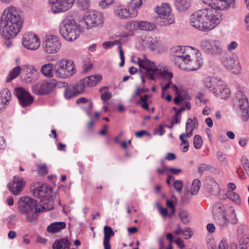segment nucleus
I'll list each match as a JSON object with an SVG mask.
<instances>
[{
    "instance_id": "bb28decb",
    "label": "nucleus",
    "mask_w": 249,
    "mask_h": 249,
    "mask_svg": "<svg viewBox=\"0 0 249 249\" xmlns=\"http://www.w3.org/2000/svg\"><path fill=\"white\" fill-rule=\"evenodd\" d=\"M71 245L67 238H62L55 240L52 247L53 249H70Z\"/></svg>"
},
{
    "instance_id": "e433bc0d",
    "label": "nucleus",
    "mask_w": 249,
    "mask_h": 249,
    "mask_svg": "<svg viewBox=\"0 0 249 249\" xmlns=\"http://www.w3.org/2000/svg\"><path fill=\"white\" fill-rule=\"evenodd\" d=\"M226 196L228 198L234 202L236 204L238 205L240 204V197L239 195L236 193L231 191H228L226 193Z\"/></svg>"
},
{
    "instance_id": "6e6d98bb",
    "label": "nucleus",
    "mask_w": 249,
    "mask_h": 249,
    "mask_svg": "<svg viewBox=\"0 0 249 249\" xmlns=\"http://www.w3.org/2000/svg\"><path fill=\"white\" fill-rule=\"evenodd\" d=\"M120 42L119 40H116L113 41H106L103 43V47L104 49L107 50L114 45H119Z\"/></svg>"
},
{
    "instance_id": "37998d69",
    "label": "nucleus",
    "mask_w": 249,
    "mask_h": 249,
    "mask_svg": "<svg viewBox=\"0 0 249 249\" xmlns=\"http://www.w3.org/2000/svg\"><path fill=\"white\" fill-rule=\"evenodd\" d=\"M211 187L209 191L213 195H218L220 193V189L218 184L214 180L211 181Z\"/></svg>"
},
{
    "instance_id": "7c9ffc66",
    "label": "nucleus",
    "mask_w": 249,
    "mask_h": 249,
    "mask_svg": "<svg viewBox=\"0 0 249 249\" xmlns=\"http://www.w3.org/2000/svg\"><path fill=\"white\" fill-rule=\"evenodd\" d=\"M66 224L64 222H55L51 224L47 227V231L50 233H56L66 228Z\"/></svg>"
},
{
    "instance_id": "1a4fd4ad",
    "label": "nucleus",
    "mask_w": 249,
    "mask_h": 249,
    "mask_svg": "<svg viewBox=\"0 0 249 249\" xmlns=\"http://www.w3.org/2000/svg\"><path fill=\"white\" fill-rule=\"evenodd\" d=\"M104 20L103 14L96 11H90L84 16V20L88 29L102 25Z\"/></svg>"
},
{
    "instance_id": "9b49d317",
    "label": "nucleus",
    "mask_w": 249,
    "mask_h": 249,
    "mask_svg": "<svg viewBox=\"0 0 249 249\" xmlns=\"http://www.w3.org/2000/svg\"><path fill=\"white\" fill-rule=\"evenodd\" d=\"M138 64L140 68L144 70L145 74L148 76L150 80H154L159 72V69L157 68L155 63L148 60H142L138 58Z\"/></svg>"
},
{
    "instance_id": "f3484780",
    "label": "nucleus",
    "mask_w": 249,
    "mask_h": 249,
    "mask_svg": "<svg viewBox=\"0 0 249 249\" xmlns=\"http://www.w3.org/2000/svg\"><path fill=\"white\" fill-rule=\"evenodd\" d=\"M189 59H186V63H183V66L180 68L187 70L189 71H195L199 69L202 65L203 61L201 58H198L197 56H191L189 54Z\"/></svg>"
},
{
    "instance_id": "79ce46f5",
    "label": "nucleus",
    "mask_w": 249,
    "mask_h": 249,
    "mask_svg": "<svg viewBox=\"0 0 249 249\" xmlns=\"http://www.w3.org/2000/svg\"><path fill=\"white\" fill-rule=\"evenodd\" d=\"M179 218L184 224H187L190 222V219L188 216V213L185 210H181L178 213Z\"/></svg>"
},
{
    "instance_id": "13d9d810",
    "label": "nucleus",
    "mask_w": 249,
    "mask_h": 249,
    "mask_svg": "<svg viewBox=\"0 0 249 249\" xmlns=\"http://www.w3.org/2000/svg\"><path fill=\"white\" fill-rule=\"evenodd\" d=\"M192 135H189L188 133H182L179 136V139L181 141V144H183L184 145H189V143L187 139H185V138H189L192 137Z\"/></svg>"
},
{
    "instance_id": "c9c22d12",
    "label": "nucleus",
    "mask_w": 249,
    "mask_h": 249,
    "mask_svg": "<svg viewBox=\"0 0 249 249\" xmlns=\"http://www.w3.org/2000/svg\"><path fill=\"white\" fill-rule=\"evenodd\" d=\"M156 25L153 23L147 21H141L140 29L147 31L154 30L156 29Z\"/></svg>"
},
{
    "instance_id": "6e6552de",
    "label": "nucleus",
    "mask_w": 249,
    "mask_h": 249,
    "mask_svg": "<svg viewBox=\"0 0 249 249\" xmlns=\"http://www.w3.org/2000/svg\"><path fill=\"white\" fill-rule=\"evenodd\" d=\"M200 48L206 53L217 56L223 53V48L220 42L216 40H203L200 43Z\"/></svg>"
},
{
    "instance_id": "e2e57ef3",
    "label": "nucleus",
    "mask_w": 249,
    "mask_h": 249,
    "mask_svg": "<svg viewBox=\"0 0 249 249\" xmlns=\"http://www.w3.org/2000/svg\"><path fill=\"white\" fill-rule=\"evenodd\" d=\"M181 118V114L176 112L174 116L172 118L171 121L172 125H173L174 124H178L180 123Z\"/></svg>"
},
{
    "instance_id": "c03bdc74",
    "label": "nucleus",
    "mask_w": 249,
    "mask_h": 249,
    "mask_svg": "<svg viewBox=\"0 0 249 249\" xmlns=\"http://www.w3.org/2000/svg\"><path fill=\"white\" fill-rule=\"evenodd\" d=\"M160 75L162 78L167 80L168 81H172L173 77V74L171 72H169L168 71L164 70L161 71L159 69V72L157 74V76Z\"/></svg>"
},
{
    "instance_id": "5fc2aeb1",
    "label": "nucleus",
    "mask_w": 249,
    "mask_h": 249,
    "mask_svg": "<svg viewBox=\"0 0 249 249\" xmlns=\"http://www.w3.org/2000/svg\"><path fill=\"white\" fill-rule=\"evenodd\" d=\"M210 164L202 163L198 165V172L200 175H202L204 171H209Z\"/></svg>"
},
{
    "instance_id": "bf43d9fd",
    "label": "nucleus",
    "mask_w": 249,
    "mask_h": 249,
    "mask_svg": "<svg viewBox=\"0 0 249 249\" xmlns=\"http://www.w3.org/2000/svg\"><path fill=\"white\" fill-rule=\"evenodd\" d=\"M37 172L40 176L44 175L48 173L47 166L45 164H39L38 165Z\"/></svg>"
},
{
    "instance_id": "9d476101",
    "label": "nucleus",
    "mask_w": 249,
    "mask_h": 249,
    "mask_svg": "<svg viewBox=\"0 0 249 249\" xmlns=\"http://www.w3.org/2000/svg\"><path fill=\"white\" fill-rule=\"evenodd\" d=\"M61 46V42L56 36L49 35L46 36L45 41L43 43L44 51L48 54L57 52Z\"/></svg>"
},
{
    "instance_id": "603ef678",
    "label": "nucleus",
    "mask_w": 249,
    "mask_h": 249,
    "mask_svg": "<svg viewBox=\"0 0 249 249\" xmlns=\"http://www.w3.org/2000/svg\"><path fill=\"white\" fill-rule=\"evenodd\" d=\"M237 235L238 238L244 237V236H248L246 233V228L243 226H240L237 228Z\"/></svg>"
},
{
    "instance_id": "c756f323",
    "label": "nucleus",
    "mask_w": 249,
    "mask_h": 249,
    "mask_svg": "<svg viewBox=\"0 0 249 249\" xmlns=\"http://www.w3.org/2000/svg\"><path fill=\"white\" fill-rule=\"evenodd\" d=\"M191 0H175L174 5L176 9L180 12L187 10L191 6Z\"/></svg>"
},
{
    "instance_id": "cd10ccee",
    "label": "nucleus",
    "mask_w": 249,
    "mask_h": 249,
    "mask_svg": "<svg viewBox=\"0 0 249 249\" xmlns=\"http://www.w3.org/2000/svg\"><path fill=\"white\" fill-rule=\"evenodd\" d=\"M198 121L196 117L193 119L188 118L185 124V132L188 133L189 135L193 136V131L198 127Z\"/></svg>"
},
{
    "instance_id": "473e14b6",
    "label": "nucleus",
    "mask_w": 249,
    "mask_h": 249,
    "mask_svg": "<svg viewBox=\"0 0 249 249\" xmlns=\"http://www.w3.org/2000/svg\"><path fill=\"white\" fill-rule=\"evenodd\" d=\"M229 223V219L224 214H222L221 216L216 219V224L221 230L227 228Z\"/></svg>"
},
{
    "instance_id": "7ed1b4c3",
    "label": "nucleus",
    "mask_w": 249,
    "mask_h": 249,
    "mask_svg": "<svg viewBox=\"0 0 249 249\" xmlns=\"http://www.w3.org/2000/svg\"><path fill=\"white\" fill-rule=\"evenodd\" d=\"M19 212L25 216L26 220L36 224L37 221L38 213L41 210L38 206L37 200L29 196H22L18 201Z\"/></svg>"
},
{
    "instance_id": "de8ad7c7",
    "label": "nucleus",
    "mask_w": 249,
    "mask_h": 249,
    "mask_svg": "<svg viewBox=\"0 0 249 249\" xmlns=\"http://www.w3.org/2000/svg\"><path fill=\"white\" fill-rule=\"evenodd\" d=\"M193 194H191V192L187 191L186 192L184 193L181 198V202L183 204H188L192 197Z\"/></svg>"
},
{
    "instance_id": "864d4df0",
    "label": "nucleus",
    "mask_w": 249,
    "mask_h": 249,
    "mask_svg": "<svg viewBox=\"0 0 249 249\" xmlns=\"http://www.w3.org/2000/svg\"><path fill=\"white\" fill-rule=\"evenodd\" d=\"M242 165L246 171L247 174L249 176V161L247 158L242 156L241 160Z\"/></svg>"
},
{
    "instance_id": "4d7b16f0",
    "label": "nucleus",
    "mask_w": 249,
    "mask_h": 249,
    "mask_svg": "<svg viewBox=\"0 0 249 249\" xmlns=\"http://www.w3.org/2000/svg\"><path fill=\"white\" fill-rule=\"evenodd\" d=\"M142 4V0H131L130 3V7L133 10L139 8Z\"/></svg>"
},
{
    "instance_id": "2f4dec72",
    "label": "nucleus",
    "mask_w": 249,
    "mask_h": 249,
    "mask_svg": "<svg viewBox=\"0 0 249 249\" xmlns=\"http://www.w3.org/2000/svg\"><path fill=\"white\" fill-rule=\"evenodd\" d=\"M157 21L159 25L161 26H168L173 24L175 19L174 17L170 14L162 17H158Z\"/></svg>"
},
{
    "instance_id": "ddd939ff",
    "label": "nucleus",
    "mask_w": 249,
    "mask_h": 249,
    "mask_svg": "<svg viewBox=\"0 0 249 249\" xmlns=\"http://www.w3.org/2000/svg\"><path fill=\"white\" fill-rule=\"evenodd\" d=\"M22 43L25 48L31 50L37 49L40 45V41L38 36L29 32L24 35Z\"/></svg>"
},
{
    "instance_id": "f704fd0d",
    "label": "nucleus",
    "mask_w": 249,
    "mask_h": 249,
    "mask_svg": "<svg viewBox=\"0 0 249 249\" xmlns=\"http://www.w3.org/2000/svg\"><path fill=\"white\" fill-rule=\"evenodd\" d=\"M146 43L148 47L152 51L156 50L160 46V42L156 37L154 38L151 36L147 38Z\"/></svg>"
},
{
    "instance_id": "412c9836",
    "label": "nucleus",
    "mask_w": 249,
    "mask_h": 249,
    "mask_svg": "<svg viewBox=\"0 0 249 249\" xmlns=\"http://www.w3.org/2000/svg\"><path fill=\"white\" fill-rule=\"evenodd\" d=\"M213 93L217 96L220 97L221 99H226L229 97L230 94V90L227 87L225 83L220 80L217 83V86L214 90Z\"/></svg>"
},
{
    "instance_id": "20e7f679",
    "label": "nucleus",
    "mask_w": 249,
    "mask_h": 249,
    "mask_svg": "<svg viewBox=\"0 0 249 249\" xmlns=\"http://www.w3.org/2000/svg\"><path fill=\"white\" fill-rule=\"evenodd\" d=\"M59 33L66 40L73 41L79 36L81 30L74 20L66 18L60 23Z\"/></svg>"
},
{
    "instance_id": "8fccbe9b",
    "label": "nucleus",
    "mask_w": 249,
    "mask_h": 249,
    "mask_svg": "<svg viewBox=\"0 0 249 249\" xmlns=\"http://www.w3.org/2000/svg\"><path fill=\"white\" fill-rule=\"evenodd\" d=\"M213 211L223 214V213L225 211L224 206L220 202H216L213 207Z\"/></svg>"
},
{
    "instance_id": "0e129e2a",
    "label": "nucleus",
    "mask_w": 249,
    "mask_h": 249,
    "mask_svg": "<svg viewBox=\"0 0 249 249\" xmlns=\"http://www.w3.org/2000/svg\"><path fill=\"white\" fill-rule=\"evenodd\" d=\"M174 187L178 192L181 193L183 187V183L180 180H176L174 183Z\"/></svg>"
},
{
    "instance_id": "423d86ee",
    "label": "nucleus",
    "mask_w": 249,
    "mask_h": 249,
    "mask_svg": "<svg viewBox=\"0 0 249 249\" xmlns=\"http://www.w3.org/2000/svg\"><path fill=\"white\" fill-rule=\"evenodd\" d=\"M53 71L56 77L66 78L74 74L76 70L72 60L62 59L58 61L54 65Z\"/></svg>"
},
{
    "instance_id": "393cba45",
    "label": "nucleus",
    "mask_w": 249,
    "mask_h": 249,
    "mask_svg": "<svg viewBox=\"0 0 249 249\" xmlns=\"http://www.w3.org/2000/svg\"><path fill=\"white\" fill-rule=\"evenodd\" d=\"M104 247L105 249H111L110 240L111 237L114 235V232L112 228L108 226H105L104 228Z\"/></svg>"
},
{
    "instance_id": "2eb2a0df",
    "label": "nucleus",
    "mask_w": 249,
    "mask_h": 249,
    "mask_svg": "<svg viewBox=\"0 0 249 249\" xmlns=\"http://www.w3.org/2000/svg\"><path fill=\"white\" fill-rule=\"evenodd\" d=\"M83 86L81 82L69 85L65 89L64 95L66 99H70L84 92Z\"/></svg>"
},
{
    "instance_id": "f257e3e1",
    "label": "nucleus",
    "mask_w": 249,
    "mask_h": 249,
    "mask_svg": "<svg viewBox=\"0 0 249 249\" xmlns=\"http://www.w3.org/2000/svg\"><path fill=\"white\" fill-rule=\"evenodd\" d=\"M23 18L14 7H9L5 9L1 17L0 33L7 39L5 44L7 47L12 45L9 40L17 36L22 28Z\"/></svg>"
},
{
    "instance_id": "09e8293b",
    "label": "nucleus",
    "mask_w": 249,
    "mask_h": 249,
    "mask_svg": "<svg viewBox=\"0 0 249 249\" xmlns=\"http://www.w3.org/2000/svg\"><path fill=\"white\" fill-rule=\"evenodd\" d=\"M203 144V141L201 136L196 135L194 137V145L196 149H200Z\"/></svg>"
},
{
    "instance_id": "f03ea898",
    "label": "nucleus",
    "mask_w": 249,
    "mask_h": 249,
    "mask_svg": "<svg viewBox=\"0 0 249 249\" xmlns=\"http://www.w3.org/2000/svg\"><path fill=\"white\" fill-rule=\"evenodd\" d=\"M221 16L217 12L210 9L197 11L190 17V24L201 31L210 30L218 24Z\"/></svg>"
},
{
    "instance_id": "a211bd4d",
    "label": "nucleus",
    "mask_w": 249,
    "mask_h": 249,
    "mask_svg": "<svg viewBox=\"0 0 249 249\" xmlns=\"http://www.w3.org/2000/svg\"><path fill=\"white\" fill-rule=\"evenodd\" d=\"M203 2L208 4L212 8L216 10H224L231 6L235 0H202Z\"/></svg>"
},
{
    "instance_id": "338daca9",
    "label": "nucleus",
    "mask_w": 249,
    "mask_h": 249,
    "mask_svg": "<svg viewBox=\"0 0 249 249\" xmlns=\"http://www.w3.org/2000/svg\"><path fill=\"white\" fill-rule=\"evenodd\" d=\"M238 218L236 216L235 211L234 210H232L231 212V223L233 224H236L238 223Z\"/></svg>"
},
{
    "instance_id": "f8f14e48",
    "label": "nucleus",
    "mask_w": 249,
    "mask_h": 249,
    "mask_svg": "<svg viewBox=\"0 0 249 249\" xmlns=\"http://www.w3.org/2000/svg\"><path fill=\"white\" fill-rule=\"evenodd\" d=\"M56 84L52 82L43 81L32 86L33 92L36 95L47 94L53 91Z\"/></svg>"
},
{
    "instance_id": "a878e982",
    "label": "nucleus",
    "mask_w": 249,
    "mask_h": 249,
    "mask_svg": "<svg viewBox=\"0 0 249 249\" xmlns=\"http://www.w3.org/2000/svg\"><path fill=\"white\" fill-rule=\"evenodd\" d=\"M155 12L158 15V17L168 16L171 14V8L167 3H163L160 6H158L155 8Z\"/></svg>"
},
{
    "instance_id": "6ab92c4d",
    "label": "nucleus",
    "mask_w": 249,
    "mask_h": 249,
    "mask_svg": "<svg viewBox=\"0 0 249 249\" xmlns=\"http://www.w3.org/2000/svg\"><path fill=\"white\" fill-rule=\"evenodd\" d=\"M174 61L175 64L179 68L186 63V59H189L188 54L184 47L177 46L174 52Z\"/></svg>"
},
{
    "instance_id": "49530a36",
    "label": "nucleus",
    "mask_w": 249,
    "mask_h": 249,
    "mask_svg": "<svg viewBox=\"0 0 249 249\" xmlns=\"http://www.w3.org/2000/svg\"><path fill=\"white\" fill-rule=\"evenodd\" d=\"M77 6L80 9L86 10L89 9L90 6L89 0H77Z\"/></svg>"
},
{
    "instance_id": "4be33fe9",
    "label": "nucleus",
    "mask_w": 249,
    "mask_h": 249,
    "mask_svg": "<svg viewBox=\"0 0 249 249\" xmlns=\"http://www.w3.org/2000/svg\"><path fill=\"white\" fill-rule=\"evenodd\" d=\"M114 14L116 16L121 18H127L135 17L137 12L131 13L129 9L126 8L123 5H117L114 8Z\"/></svg>"
},
{
    "instance_id": "052dcab7",
    "label": "nucleus",
    "mask_w": 249,
    "mask_h": 249,
    "mask_svg": "<svg viewBox=\"0 0 249 249\" xmlns=\"http://www.w3.org/2000/svg\"><path fill=\"white\" fill-rule=\"evenodd\" d=\"M238 243L237 245L249 247V236H244L241 238H238Z\"/></svg>"
},
{
    "instance_id": "69168bd1",
    "label": "nucleus",
    "mask_w": 249,
    "mask_h": 249,
    "mask_svg": "<svg viewBox=\"0 0 249 249\" xmlns=\"http://www.w3.org/2000/svg\"><path fill=\"white\" fill-rule=\"evenodd\" d=\"M16 217L15 214H12L10 215L8 217L6 218L4 221L6 222L7 226H10L14 224L15 218Z\"/></svg>"
},
{
    "instance_id": "a18cd8bd",
    "label": "nucleus",
    "mask_w": 249,
    "mask_h": 249,
    "mask_svg": "<svg viewBox=\"0 0 249 249\" xmlns=\"http://www.w3.org/2000/svg\"><path fill=\"white\" fill-rule=\"evenodd\" d=\"M140 21H132L129 22L126 24V29L129 31H132L140 29Z\"/></svg>"
},
{
    "instance_id": "774afa93",
    "label": "nucleus",
    "mask_w": 249,
    "mask_h": 249,
    "mask_svg": "<svg viewBox=\"0 0 249 249\" xmlns=\"http://www.w3.org/2000/svg\"><path fill=\"white\" fill-rule=\"evenodd\" d=\"M228 245L226 239H222L219 244L218 249H228Z\"/></svg>"
},
{
    "instance_id": "4c0bfd02",
    "label": "nucleus",
    "mask_w": 249,
    "mask_h": 249,
    "mask_svg": "<svg viewBox=\"0 0 249 249\" xmlns=\"http://www.w3.org/2000/svg\"><path fill=\"white\" fill-rule=\"evenodd\" d=\"M21 72V68L18 66L15 67L10 72L9 76L6 80V82H9L14 78H16Z\"/></svg>"
},
{
    "instance_id": "b1692460",
    "label": "nucleus",
    "mask_w": 249,
    "mask_h": 249,
    "mask_svg": "<svg viewBox=\"0 0 249 249\" xmlns=\"http://www.w3.org/2000/svg\"><path fill=\"white\" fill-rule=\"evenodd\" d=\"M11 100V94L9 90L4 88L0 91V111L4 109Z\"/></svg>"
},
{
    "instance_id": "39448f33",
    "label": "nucleus",
    "mask_w": 249,
    "mask_h": 249,
    "mask_svg": "<svg viewBox=\"0 0 249 249\" xmlns=\"http://www.w3.org/2000/svg\"><path fill=\"white\" fill-rule=\"evenodd\" d=\"M52 188L45 184H38V185L33 189V194L34 196L40 199V202L42 204V210L46 211L50 210L53 208L51 205H48L50 203V198L52 196Z\"/></svg>"
},
{
    "instance_id": "dca6fc26",
    "label": "nucleus",
    "mask_w": 249,
    "mask_h": 249,
    "mask_svg": "<svg viewBox=\"0 0 249 249\" xmlns=\"http://www.w3.org/2000/svg\"><path fill=\"white\" fill-rule=\"evenodd\" d=\"M74 0H55L52 1V10L53 13H56L68 10L73 5Z\"/></svg>"
},
{
    "instance_id": "3c124183",
    "label": "nucleus",
    "mask_w": 249,
    "mask_h": 249,
    "mask_svg": "<svg viewBox=\"0 0 249 249\" xmlns=\"http://www.w3.org/2000/svg\"><path fill=\"white\" fill-rule=\"evenodd\" d=\"M182 234L184 236L185 239L191 238L193 235V230L191 228L186 227L183 229Z\"/></svg>"
},
{
    "instance_id": "a19ab883",
    "label": "nucleus",
    "mask_w": 249,
    "mask_h": 249,
    "mask_svg": "<svg viewBox=\"0 0 249 249\" xmlns=\"http://www.w3.org/2000/svg\"><path fill=\"white\" fill-rule=\"evenodd\" d=\"M12 182L14 183V185L18 186L22 189H23L26 184V182L24 178L18 176H16L14 177Z\"/></svg>"
},
{
    "instance_id": "c85d7f7f",
    "label": "nucleus",
    "mask_w": 249,
    "mask_h": 249,
    "mask_svg": "<svg viewBox=\"0 0 249 249\" xmlns=\"http://www.w3.org/2000/svg\"><path fill=\"white\" fill-rule=\"evenodd\" d=\"M221 79L213 77H208L206 78L203 81V85L204 87L214 92L217 83Z\"/></svg>"
},
{
    "instance_id": "72a5a7b5",
    "label": "nucleus",
    "mask_w": 249,
    "mask_h": 249,
    "mask_svg": "<svg viewBox=\"0 0 249 249\" xmlns=\"http://www.w3.org/2000/svg\"><path fill=\"white\" fill-rule=\"evenodd\" d=\"M41 73L47 77L53 76V67L52 63H47L43 65L41 68Z\"/></svg>"
},
{
    "instance_id": "ea45409f",
    "label": "nucleus",
    "mask_w": 249,
    "mask_h": 249,
    "mask_svg": "<svg viewBox=\"0 0 249 249\" xmlns=\"http://www.w3.org/2000/svg\"><path fill=\"white\" fill-rule=\"evenodd\" d=\"M9 190L11 193L17 196L22 191L23 189L20 188L18 186L14 185L13 182L9 183L7 185Z\"/></svg>"
},
{
    "instance_id": "aec40b11",
    "label": "nucleus",
    "mask_w": 249,
    "mask_h": 249,
    "mask_svg": "<svg viewBox=\"0 0 249 249\" xmlns=\"http://www.w3.org/2000/svg\"><path fill=\"white\" fill-rule=\"evenodd\" d=\"M223 64L227 69L232 70L233 73L235 74L239 73L241 71L239 61L235 55L227 57L226 60L223 61Z\"/></svg>"
},
{
    "instance_id": "680f3d73",
    "label": "nucleus",
    "mask_w": 249,
    "mask_h": 249,
    "mask_svg": "<svg viewBox=\"0 0 249 249\" xmlns=\"http://www.w3.org/2000/svg\"><path fill=\"white\" fill-rule=\"evenodd\" d=\"M26 71L28 73H31L37 76L38 72L37 69L34 66L27 65L25 67Z\"/></svg>"
},
{
    "instance_id": "4468645a",
    "label": "nucleus",
    "mask_w": 249,
    "mask_h": 249,
    "mask_svg": "<svg viewBox=\"0 0 249 249\" xmlns=\"http://www.w3.org/2000/svg\"><path fill=\"white\" fill-rule=\"evenodd\" d=\"M15 94L21 106L25 107L30 106L34 101L33 97L22 88H18L15 90Z\"/></svg>"
},
{
    "instance_id": "58836bf2",
    "label": "nucleus",
    "mask_w": 249,
    "mask_h": 249,
    "mask_svg": "<svg viewBox=\"0 0 249 249\" xmlns=\"http://www.w3.org/2000/svg\"><path fill=\"white\" fill-rule=\"evenodd\" d=\"M200 186L201 182L199 179H196L194 180L190 190L191 194L194 195L197 194L200 189Z\"/></svg>"
},
{
    "instance_id": "5701e85b",
    "label": "nucleus",
    "mask_w": 249,
    "mask_h": 249,
    "mask_svg": "<svg viewBox=\"0 0 249 249\" xmlns=\"http://www.w3.org/2000/svg\"><path fill=\"white\" fill-rule=\"evenodd\" d=\"M102 76L101 75H91L81 79L79 82H81L83 86V89L86 87H94L101 81Z\"/></svg>"
},
{
    "instance_id": "0eeeda50",
    "label": "nucleus",
    "mask_w": 249,
    "mask_h": 249,
    "mask_svg": "<svg viewBox=\"0 0 249 249\" xmlns=\"http://www.w3.org/2000/svg\"><path fill=\"white\" fill-rule=\"evenodd\" d=\"M236 98L238 100V112L241 118L245 122L249 118V102L246 94V90L240 89L236 93Z\"/></svg>"
}]
</instances>
